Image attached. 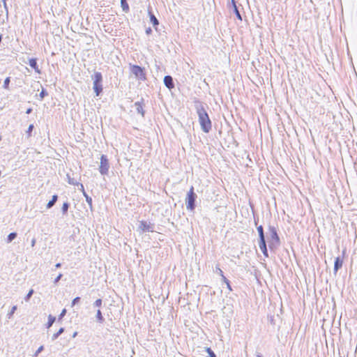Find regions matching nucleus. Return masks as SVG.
I'll return each instance as SVG.
<instances>
[{
  "label": "nucleus",
  "mask_w": 357,
  "mask_h": 357,
  "mask_svg": "<svg viewBox=\"0 0 357 357\" xmlns=\"http://www.w3.org/2000/svg\"><path fill=\"white\" fill-rule=\"evenodd\" d=\"M194 103L201 128L204 132L208 133L212 128V122L204 107V104L197 99L195 100Z\"/></svg>",
  "instance_id": "obj_1"
},
{
  "label": "nucleus",
  "mask_w": 357,
  "mask_h": 357,
  "mask_svg": "<svg viewBox=\"0 0 357 357\" xmlns=\"http://www.w3.org/2000/svg\"><path fill=\"white\" fill-rule=\"evenodd\" d=\"M268 231L270 237L268 239V247L271 250H275L280 245V238L275 227L269 225Z\"/></svg>",
  "instance_id": "obj_2"
},
{
  "label": "nucleus",
  "mask_w": 357,
  "mask_h": 357,
  "mask_svg": "<svg viewBox=\"0 0 357 357\" xmlns=\"http://www.w3.org/2000/svg\"><path fill=\"white\" fill-rule=\"evenodd\" d=\"M93 79V89L96 96H99L102 93V75L100 72H95L91 76Z\"/></svg>",
  "instance_id": "obj_3"
},
{
  "label": "nucleus",
  "mask_w": 357,
  "mask_h": 357,
  "mask_svg": "<svg viewBox=\"0 0 357 357\" xmlns=\"http://www.w3.org/2000/svg\"><path fill=\"white\" fill-rule=\"evenodd\" d=\"M197 198V194L195 192L194 187L191 186L189 191L187 192L185 197V205L187 210L194 211L197 204L196 200Z\"/></svg>",
  "instance_id": "obj_4"
},
{
  "label": "nucleus",
  "mask_w": 357,
  "mask_h": 357,
  "mask_svg": "<svg viewBox=\"0 0 357 357\" xmlns=\"http://www.w3.org/2000/svg\"><path fill=\"white\" fill-rule=\"evenodd\" d=\"M130 71L135 77L142 81L146 79L145 68L138 65H130Z\"/></svg>",
  "instance_id": "obj_5"
},
{
  "label": "nucleus",
  "mask_w": 357,
  "mask_h": 357,
  "mask_svg": "<svg viewBox=\"0 0 357 357\" xmlns=\"http://www.w3.org/2000/svg\"><path fill=\"white\" fill-rule=\"evenodd\" d=\"M109 168V160L106 155H101L99 172L101 175H107Z\"/></svg>",
  "instance_id": "obj_6"
},
{
  "label": "nucleus",
  "mask_w": 357,
  "mask_h": 357,
  "mask_svg": "<svg viewBox=\"0 0 357 357\" xmlns=\"http://www.w3.org/2000/svg\"><path fill=\"white\" fill-rule=\"evenodd\" d=\"M139 229L142 232H153L155 225L145 220L139 221Z\"/></svg>",
  "instance_id": "obj_7"
},
{
  "label": "nucleus",
  "mask_w": 357,
  "mask_h": 357,
  "mask_svg": "<svg viewBox=\"0 0 357 357\" xmlns=\"http://www.w3.org/2000/svg\"><path fill=\"white\" fill-rule=\"evenodd\" d=\"M228 6H229V10L235 14L236 18L238 20L242 21V20H243L242 15L241 14L239 10H238V7L237 6V2L235 0H231V3L229 4Z\"/></svg>",
  "instance_id": "obj_8"
},
{
  "label": "nucleus",
  "mask_w": 357,
  "mask_h": 357,
  "mask_svg": "<svg viewBox=\"0 0 357 357\" xmlns=\"http://www.w3.org/2000/svg\"><path fill=\"white\" fill-rule=\"evenodd\" d=\"M148 15L149 17L150 22L153 24V26L155 28V29L158 31V26H159L160 22L155 15L153 14L152 8L150 6L148 8Z\"/></svg>",
  "instance_id": "obj_9"
},
{
  "label": "nucleus",
  "mask_w": 357,
  "mask_h": 357,
  "mask_svg": "<svg viewBox=\"0 0 357 357\" xmlns=\"http://www.w3.org/2000/svg\"><path fill=\"white\" fill-rule=\"evenodd\" d=\"M144 100L143 98H141L140 101H137L134 104V107L138 114H140L142 116H144L145 110L144 109Z\"/></svg>",
  "instance_id": "obj_10"
},
{
  "label": "nucleus",
  "mask_w": 357,
  "mask_h": 357,
  "mask_svg": "<svg viewBox=\"0 0 357 357\" xmlns=\"http://www.w3.org/2000/svg\"><path fill=\"white\" fill-rule=\"evenodd\" d=\"M165 86L169 90L175 87L173 77L171 75H165L163 79Z\"/></svg>",
  "instance_id": "obj_11"
},
{
  "label": "nucleus",
  "mask_w": 357,
  "mask_h": 357,
  "mask_svg": "<svg viewBox=\"0 0 357 357\" xmlns=\"http://www.w3.org/2000/svg\"><path fill=\"white\" fill-rule=\"evenodd\" d=\"M343 264V258L341 257H337L334 261V268L333 272L334 274L336 275L337 271L342 267Z\"/></svg>",
  "instance_id": "obj_12"
},
{
  "label": "nucleus",
  "mask_w": 357,
  "mask_h": 357,
  "mask_svg": "<svg viewBox=\"0 0 357 357\" xmlns=\"http://www.w3.org/2000/svg\"><path fill=\"white\" fill-rule=\"evenodd\" d=\"M259 247L261 252L263 253L264 256L265 257H268L269 255H268V248H267V245H266V239H264V240H259Z\"/></svg>",
  "instance_id": "obj_13"
},
{
  "label": "nucleus",
  "mask_w": 357,
  "mask_h": 357,
  "mask_svg": "<svg viewBox=\"0 0 357 357\" xmlns=\"http://www.w3.org/2000/svg\"><path fill=\"white\" fill-rule=\"evenodd\" d=\"M29 65L31 68H33L36 73H40V70L38 68V66L37 63V59L31 58L29 60Z\"/></svg>",
  "instance_id": "obj_14"
},
{
  "label": "nucleus",
  "mask_w": 357,
  "mask_h": 357,
  "mask_svg": "<svg viewBox=\"0 0 357 357\" xmlns=\"http://www.w3.org/2000/svg\"><path fill=\"white\" fill-rule=\"evenodd\" d=\"M220 275L221 276L222 278V281L226 284L227 285V288L230 291H232V288H231V284H230V282L229 280L224 275V273H223V271L222 270H220Z\"/></svg>",
  "instance_id": "obj_15"
},
{
  "label": "nucleus",
  "mask_w": 357,
  "mask_h": 357,
  "mask_svg": "<svg viewBox=\"0 0 357 357\" xmlns=\"http://www.w3.org/2000/svg\"><path fill=\"white\" fill-rule=\"evenodd\" d=\"M57 200H58V195H54L52 197V199L47 204V206H46L47 208L50 209V208H52L53 206L57 202Z\"/></svg>",
  "instance_id": "obj_16"
},
{
  "label": "nucleus",
  "mask_w": 357,
  "mask_h": 357,
  "mask_svg": "<svg viewBox=\"0 0 357 357\" xmlns=\"http://www.w3.org/2000/svg\"><path fill=\"white\" fill-rule=\"evenodd\" d=\"M257 229L259 235V240L266 239L264 227L262 225L257 226Z\"/></svg>",
  "instance_id": "obj_17"
},
{
  "label": "nucleus",
  "mask_w": 357,
  "mask_h": 357,
  "mask_svg": "<svg viewBox=\"0 0 357 357\" xmlns=\"http://www.w3.org/2000/svg\"><path fill=\"white\" fill-rule=\"evenodd\" d=\"M96 318L97 322H98L100 324H102L105 322V319L104 317L102 316V312L100 311V310H97Z\"/></svg>",
  "instance_id": "obj_18"
},
{
  "label": "nucleus",
  "mask_w": 357,
  "mask_h": 357,
  "mask_svg": "<svg viewBox=\"0 0 357 357\" xmlns=\"http://www.w3.org/2000/svg\"><path fill=\"white\" fill-rule=\"evenodd\" d=\"M121 1V6L122 8V10L125 13H128L130 10L129 5L127 2V0H120Z\"/></svg>",
  "instance_id": "obj_19"
},
{
  "label": "nucleus",
  "mask_w": 357,
  "mask_h": 357,
  "mask_svg": "<svg viewBox=\"0 0 357 357\" xmlns=\"http://www.w3.org/2000/svg\"><path fill=\"white\" fill-rule=\"evenodd\" d=\"M84 195V197L86 199V202H87V204L89 206L90 210L92 211H93V204H92L93 201H92V198L86 192H84V195Z\"/></svg>",
  "instance_id": "obj_20"
},
{
  "label": "nucleus",
  "mask_w": 357,
  "mask_h": 357,
  "mask_svg": "<svg viewBox=\"0 0 357 357\" xmlns=\"http://www.w3.org/2000/svg\"><path fill=\"white\" fill-rule=\"evenodd\" d=\"M56 321V317L52 314L48 316V321L46 324V328H50Z\"/></svg>",
  "instance_id": "obj_21"
},
{
  "label": "nucleus",
  "mask_w": 357,
  "mask_h": 357,
  "mask_svg": "<svg viewBox=\"0 0 357 357\" xmlns=\"http://www.w3.org/2000/svg\"><path fill=\"white\" fill-rule=\"evenodd\" d=\"M66 176L68 183L69 184L77 186H79V184H80V183H79L76 179H75L74 178H71L68 174L66 175Z\"/></svg>",
  "instance_id": "obj_22"
},
{
  "label": "nucleus",
  "mask_w": 357,
  "mask_h": 357,
  "mask_svg": "<svg viewBox=\"0 0 357 357\" xmlns=\"http://www.w3.org/2000/svg\"><path fill=\"white\" fill-rule=\"evenodd\" d=\"M64 331L65 328L63 327L60 328L56 333L53 334V335L52 336V340H56L59 337V336L61 335L64 332Z\"/></svg>",
  "instance_id": "obj_23"
},
{
  "label": "nucleus",
  "mask_w": 357,
  "mask_h": 357,
  "mask_svg": "<svg viewBox=\"0 0 357 357\" xmlns=\"http://www.w3.org/2000/svg\"><path fill=\"white\" fill-rule=\"evenodd\" d=\"M70 207V204L68 202H66L63 204L61 207V213L63 215L68 213V208Z\"/></svg>",
  "instance_id": "obj_24"
},
{
  "label": "nucleus",
  "mask_w": 357,
  "mask_h": 357,
  "mask_svg": "<svg viewBox=\"0 0 357 357\" xmlns=\"http://www.w3.org/2000/svg\"><path fill=\"white\" fill-rule=\"evenodd\" d=\"M17 236V234L16 232L10 233L7 236V239H6L7 243H11L14 239L16 238Z\"/></svg>",
  "instance_id": "obj_25"
},
{
  "label": "nucleus",
  "mask_w": 357,
  "mask_h": 357,
  "mask_svg": "<svg viewBox=\"0 0 357 357\" xmlns=\"http://www.w3.org/2000/svg\"><path fill=\"white\" fill-rule=\"evenodd\" d=\"M17 305H13L12 307H11V310H10V312L7 314V317L8 319H10L13 314L15 313V312L17 310Z\"/></svg>",
  "instance_id": "obj_26"
},
{
  "label": "nucleus",
  "mask_w": 357,
  "mask_h": 357,
  "mask_svg": "<svg viewBox=\"0 0 357 357\" xmlns=\"http://www.w3.org/2000/svg\"><path fill=\"white\" fill-rule=\"evenodd\" d=\"M10 82V77H7L4 79L3 84V87L5 89H8Z\"/></svg>",
  "instance_id": "obj_27"
},
{
  "label": "nucleus",
  "mask_w": 357,
  "mask_h": 357,
  "mask_svg": "<svg viewBox=\"0 0 357 357\" xmlns=\"http://www.w3.org/2000/svg\"><path fill=\"white\" fill-rule=\"evenodd\" d=\"M205 351L208 354L209 357H216L215 354L210 347H206Z\"/></svg>",
  "instance_id": "obj_28"
},
{
  "label": "nucleus",
  "mask_w": 357,
  "mask_h": 357,
  "mask_svg": "<svg viewBox=\"0 0 357 357\" xmlns=\"http://www.w3.org/2000/svg\"><path fill=\"white\" fill-rule=\"evenodd\" d=\"M33 293H34L33 289H30L29 291V292L27 293V294L26 295V296L24 297V301L26 302H28L30 300V298H31V296L33 294Z\"/></svg>",
  "instance_id": "obj_29"
},
{
  "label": "nucleus",
  "mask_w": 357,
  "mask_h": 357,
  "mask_svg": "<svg viewBox=\"0 0 357 357\" xmlns=\"http://www.w3.org/2000/svg\"><path fill=\"white\" fill-rule=\"evenodd\" d=\"M102 304V300L101 298H98L97 300H96V301L93 303V306L96 307H101Z\"/></svg>",
  "instance_id": "obj_30"
},
{
  "label": "nucleus",
  "mask_w": 357,
  "mask_h": 357,
  "mask_svg": "<svg viewBox=\"0 0 357 357\" xmlns=\"http://www.w3.org/2000/svg\"><path fill=\"white\" fill-rule=\"evenodd\" d=\"M48 95V93L46 89H42L39 96L40 97L41 99H43L45 96H47Z\"/></svg>",
  "instance_id": "obj_31"
},
{
  "label": "nucleus",
  "mask_w": 357,
  "mask_h": 357,
  "mask_svg": "<svg viewBox=\"0 0 357 357\" xmlns=\"http://www.w3.org/2000/svg\"><path fill=\"white\" fill-rule=\"evenodd\" d=\"M43 349H44V346L43 345L40 346L38 348V349L36 351L33 356L37 357L38 356V354L43 351Z\"/></svg>",
  "instance_id": "obj_32"
},
{
  "label": "nucleus",
  "mask_w": 357,
  "mask_h": 357,
  "mask_svg": "<svg viewBox=\"0 0 357 357\" xmlns=\"http://www.w3.org/2000/svg\"><path fill=\"white\" fill-rule=\"evenodd\" d=\"M66 310L64 308L62 310L61 312L59 315L58 321H60L63 318V317L66 315Z\"/></svg>",
  "instance_id": "obj_33"
},
{
  "label": "nucleus",
  "mask_w": 357,
  "mask_h": 357,
  "mask_svg": "<svg viewBox=\"0 0 357 357\" xmlns=\"http://www.w3.org/2000/svg\"><path fill=\"white\" fill-rule=\"evenodd\" d=\"M34 128V126L33 124H30L28 127V129L26 130V133L28 134V136L31 135V132Z\"/></svg>",
  "instance_id": "obj_34"
},
{
  "label": "nucleus",
  "mask_w": 357,
  "mask_h": 357,
  "mask_svg": "<svg viewBox=\"0 0 357 357\" xmlns=\"http://www.w3.org/2000/svg\"><path fill=\"white\" fill-rule=\"evenodd\" d=\"M80 297L77 296L72 301V306H75L80 301Z\"/></svg>",
  "instance_id": "obj_35"
},
{
  "label": "nucleus",
  "mask_w": 357,
  "mask_h": 357,
  "mask_svg": "<svg viewBox=\"0 0 357 357\" xmlns=\"http://www.w3.org/2000/svg\"><path fill=\"white\" fill-rule=\"evenodd\" d=\"M63 277V274L62 273H59L57 277L54 279V283L56 284H57L59 280L61 279V278Z\"/></svg>",
  "instance_id": "obj_36"
},
{
  "label": "nucleus",
  "mask_w": 357,
  "mask_h": 357,
  "mask_svg": "<svg viewBox=\"0 0 357 357\" xmlns=\"http://www.w3.org/2000/svg\"><path fill=\"white\" fill-rule=\"evenodd\" d=\"M3 3V7L6 11V13H8V6H7V4H6V1L7 0H1Z\"/></svg>",
  "instance_id": "obj_37"
},
{
  "label": "nucleus",
  "mask_w": 357,
  "mask_h": 357,
  "mask_svg": "<svg viewBox=\"0 0 357 357\" xmlns=\"http://www.w3.org/2000/svg\"><path fill=\"white\" fill-rule=\"evenodd\" d=\"M79 185L80 186L79 190L82 192V194L84 195V192H85V190H84V188L83 184L80 183V184H79Z\"/></svg>",
  "instance_id": "obj_38"
},
{
  "label": "nucleus",
  "mask_w": 357,
  "mask_h": 357,
  "mask_svg": "<svg viewBox=\"0 0 357 357\" xmlns=\"http://www.w3.org/2000/svg\"><path fill=\"white\" fill-rule=\"evenodd\" d=\"M151 32H152V29H151V28L149 27V28H147V29H146V33L147 35L150 34Z\"/></svg>",
  "instance_id": "obj_39"
},
{
  "label": "nucleus",
  "mask_w": 357,
  "mask_h": 357,
  "mask_svg": "<svg viewBox=\"0 0 357 357\" xmlns=\"http://www.w3.org/2000/svg\"><path fill=\"white\" fill-rule=\"evenodd\" d=\"M220 270H221V269H220V268L219 267V266H217L215 267V270L214 271H215L216 273H218V274H219V275H220Z\"/></svg>",
  "instance_id": "obj_40"
},
{
  "label": "nucleus",
  "mask_w": 357,
  "mask_h": 357,
  "mask_svg": "<svg viewBox=\"0 0 357 357\" xmlns=\"http://www.w3.org/2000/svg\"><path fill=\"white\" fill-rule=\"evenodd\" d=\"M32 112V108L29 107L26 109V114H29Z\"/></svg>",
  "instance_id": "obj_41"
},
{
  "label": "nucleus",
  "mask_w": 357,
  "mask_h": 357,
  "mask_svg": "<svg viewBox=\"0 0 357 357\" xmlns=\"http://www.w3.org/2000/svg\"><path fill=\"white\" fill-rule=\"evenodd\" d=\"M61 263L56 264V265H55V268H61Z\"/></svg>",
  "instance_id": "obj_42"
},
{
  "label": "nucleus",
  "mask_w": 357,
  "mask_h": 357,
  "mask_svg": "<svg viewBox=\"0 0 357 357\" xmlns=\"http://www.w3.org/2000/svg\"><path fill=\"white\" fill-rule=\"evenodd\" d=\"M35 243H36V239L33 238L31 241V246L33 247L35 245Z\"/></svg>",
  "instance_id": "obj_43"
},
{
  "label": "nucleus",
  "mask_w": 357,
  "mask_h": 357,
  "mask_svg": "<svg viewBox=\"0 0 357 357\" xmlns=\"http://www.w3.org/2000/svg\"><path fill=\"white\" fill-rule=\"evenodd\" d=\"M254 221H255V225L256 226H257V223H258L259 219L258 218L256 219L255 218H254Z\"/></svg>",
  "instance_id": "obj_44"
},
{
  "label": "nucleus",
  "mask_w": 357,
  "mask_h": 357,
  "mask_svg": "<svg viewBox=\"0 0 357 357\" xmlns=\"http://www.w3.org/2000/svg\"><path fill=\"white\" fill-rule=\"evenodd\" d=\"M77 335V332H74V333L73 334V337H75Z\"/></svg>",
  "instance_id": "obj_45"
},
{
  "label": "nucleus",
  "mask_w": 357,
  "mask_h": 357,
  "mask_svg": "<svg viewBox=\"0 0 357 357\" xmlns=\"http://www.w3.org/2000/svg\"><path fill=\"white\" fill-rule=\"evenodd\" d=\"M347 54L349 56V45H347Z\"/></svg>",
  "instance_id": "obj_46"
},
{
  "label": "nucleus",
  "mask_w": 357,
  "mask_h": 357,
  "mask_svg": "<svg viewBox=\"0 0 357 357\" xmlns=\"http://www.w3.org/2000/svg\"><path fill=\"white\" fill-rule=\"evenodd\" d=\"M256 357H263L262 355L260 353H257L256 354Z\"/></svg>",
  "instance_id": "obj_47"
},
{
  "label": "nucleus",
  "mask_w": 357,
  "mask_h": 357,
  "mask_svg": "<svg viewBox=\"0 0 357 357\" xmlns=\"http://www.w3.org/2000/svg\"><path fill=\"white\" fill-rule=\"evenodd\" d=\"M1 40H2V35L0 34V43H1Z\"/></svg>",
  "instance_id": "obj_48"
},
{
  "label": "nucleus",
  "mask_w": 357,
  "mask_h": 357,
  "mask_svg": "<svg viewBox=\"0 0 357 357\" xmlns=\"http://www.w3.org/2000/svg\"><path fill=\"white\" fill-rule=\"evenodd\" d=\"M1 140V136H0V141Z\"/></svg>",
  "instance_id": "obj_49"
}]
</instances>
